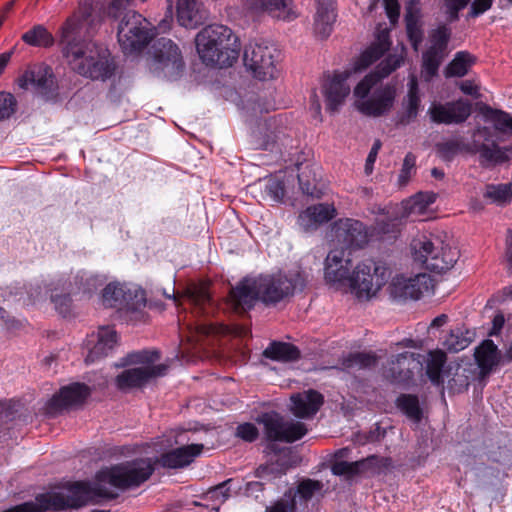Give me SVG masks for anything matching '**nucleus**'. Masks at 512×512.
<instances>
[{
	"instance_id": "nucleus-9",
	"label": "nucleus",
	"mask_w": 512,
	"mask_h": 512,
	"mask_svg": "<svg viewBox=\"0 0 512 512\" xmlns=\"http://www.w3.org/2000/svg\"><path fill=\"white\" fill-rule=\"evenodd\" d=\"M124 360V364L138 366L125 369L116 377V385L122 391L140 388L151 379L164 375L167 370L166 365L155 364L159 360V352L156 350L133 352Z\"/></svg>"
},
{
	"instance_id": "nucleus-46",
	"label": "nucleus",
	"mask_w": 512,
	"mask_h": 512,
	"mask_svg": "<svg viewBox=\"0 0 512 512\" xmlns=\"http://www.w3.org/2000/svg\"><path fill=\"white\" fill-rule=\"evenodd\" d=\"M406 29L408 37L415 51L418 50L419 45L422 42V30L418 23L417 16L414 15L410 10L407 12L406 17Z\"/></svg>"
},
{
	"instance_id": "nucleus-1",
	"label": "nucleus",
	"mask_w": 512,
	"mask_h": 512,
	"mask_svg": "<svg viewBox=\"0 0 512 512\" xmlns=\"http://www.w3.org/2000/svg\"><path fill=\"white\" fill-rule=\"evenodd\" d=\"M100 22L101 17L95 13L93 1L82 0L60 33L63 56L68 64L80 75L93 80H106L115 71L109 50L90 39Z\"/></svg>"
},
{
	"instance_id": "nucleus-57",
	"label": "nucleus",
	"mask_w": 512,
	"mask_h": 512,
	"mask_svg": "<svg viewBox=\"0 0 512 512\" xmlns=\"http://www.w3.org/2000/svg\"><path fill=\"white\" fill-rule=\"evenodd\" d=\"M380 149H381V142H380V140H376L373 143L371 150L366 159V163H365V167H364V171H365L366 175H370L373 172V166L377 159V155H378Z\"/></svg>"
},
{
	"instance_id": "nucleus-21",
	"label": "nucleus",
	"mask_w": 512,
	"mask_h": 512,
	"mask_svg": "<svg viewBox=\"0 0 512 512\" xmlns=\"http://www.w3.org/2000/svg\"><path fill=\"white\" fill-rule=\"evenodd\" d=\"M349 452V448H343L336 453V460L331 467L333 474L351 478L361 473H374L382 464V459L376 456L352 462L343 460Z\"/></svg>"
},
{
	"instance_id": "nucleus-29",
	"label": "nucleus",
	"mask_w": 512,
	"mask_h": 512,
	"mask_svg": "<svg viewBox=\"0 0 512 512\" xmlns=\"http://www.w3.org/2000/svg\"><path fill=\"white\" fill-rule=\"evenodd\" d=\"M248 5L256 12H267L274 18L290 21L297 14L288 0H249Z\"/></svg>"
},
{
	"instance_id": "nucleus-3",
	"label": "nucleus",
	"mask_w": 512,
	"mask_h": 512,
	"mask_svg": "<svg viewBox=\"0 0 512 512\" xmlns=\"http://www.w3.org/2000/svg\"><path fill=\"white\" fill-rule=\"evenodd\" d=\"M304 284L305 280L299 271L245 278L231 290L229 302L235 310L250 309L257 299L266 304H275L295 291L302 290Z\"/></svg>"
},
{
	"instance_id": "nucleus-39",
	"label": "nucleus",
	"mask_w": 512,
	"mask_h": 512,
	"mask_svg": "<svg viewBox=\"0 0 512 512\" xmlns=\"http://www.w3.org/2000/svg\"><path fill=\"white\" fill-rule=\"evenodd\" d=\"M335 18L334 8H317L314 22L315 33L321 38L328 37Z\"/></svg>"
},
{
	"instance_id": "nucleus-24",
	"label": "nucleus",
	"mask_w": 512,
	"mask_h": 512,
	"mask_svg": "<svg viewBox=\"0 0 512 512\" xmlns=\"http://www.w3.org/2000/svg\"><path fill=\"white\" fill-rule=\"evenodd\" d=\"M89 395V388L85 384L73 383L61 388L47 404V412L54 414L61 409L81 404Z\"/></svg>"
},
{
	"instance_id": "nucleus-43",
	"label": "nucleus",
	"mask_w": 512,
	"mask_h": 512,
	"mask_svg": "<svg viewBox=\"0 0 512 512\" xmlns=\"http://www.w3.org/2000/svg\"><path fill=\"white\" fill-rule=\"evenodd\" d=\"M484 197L499 205L506 204L510 202L512 198V183L498 185L489 184L485 188Z\"/></svg>"
},
{
	"instance_id": "nucleus-59",
	"label": "nucleus",
	"mask_w": 512,
	"mask_h": 512,
	"mask_svg": "<svg viewBox=\"0 0 512 512\" xmlns=\"http://www.w3.org/2000/svg\"><path fill=\"white\" fill-rule=\"evenodd\" d=\"M295 499L289 501L281 500L275 503L273 506L266 509V512H294Z\"/></svg>"
},
{
	"instance_id": "nucleus-30",
	"label": "nucleus",
	"mask_w": 512,
	"mask_h": 512,
	"mask_svg": "<svg viewBox=\"0 0 512 512\" xmlns=\"http://www.w3.org/2000/svg\"><path fill=\"white\" fill-rule=\"evenodd\" d=\"M335 215L336 210L332 205L317 204L302 211L298 217V223L305 231H310L320 224L328 222Z\"/></svg>"
},
{
	"instance_id": "nucleus-62",
	"label": "nucleus",
	"mask_w": 512,
	"mask_h": 512,
	"mask_svg": "<svg viewBox=\"0 0 512 512\" xmlns=\"http://www.w3.org/2000/svg\"><path fill=\"white\" fill-rule=\"evenodd\" d=\"M459 88L466 95L478 97L479 88L473 81H462L459 85Z\"/></svg>"
},
{
	"instance_id": "nucleus-22",
	"label": "nucleus",
	"mask_w": 512,
	"mask_h": 512,
	"mask_svg": "<svg viewBox=\"0 0 512 512\" xmlns=\"http://www.w3.org/2000/svg\"><path fill=\"white\" fill-rule=\"evenodd\" d=\"M471 111V103L463 99L446 104H433L429 108L431 119L444 124L462 123L470 116Z\"/></svg>"
},
{
	"instance_id": "nucleus-53",
	"label": "nucleus",
	"mask_w": 512,
	"mask_h": 512,
	"mask_svg": "<svg viewBox=\"0 0 512 512\" xmlns=\"http://www.w3.org/2000/svg\"><path fill=\"white\" fill-rule=\"evenodd\" d=\"M275 124V121L272 119H264L263 121H260L258 124V129L253 130V134L257 136L258 134L262 133V130L265 129V135L263 136V141L261 142V146L264 149H269L270 145L273 144L274 141H270V135L267 133L268 130Z\"/></svg>"
},
{
	"instance_id": "nucleus-63",
	"label": "nucleus",
	"mask_w": 512,
	"mask_h": 512,
	"mask_svg": "<svg viewBox=\"0 0 512 512\" xmlns=\"http://www.w3.org/2000/svg\"><path fill=\"white\" fill-rule=\"evenodd\" d=\"M311 110L314 118L321 121V103L316 93L311 96Z\"/></svg>"
},
{
	"instance_id": "nucleus-7",
	"label": "nucleus",
	"mask_w": 512,
	"mask_h": 512,
	"mask_svg": "<svg viewBox=\"0 0 512 512\" xmlns=\"http://www.w3.org/2000/svg\"><path fill=\"white\" fill-rule=\"evenodd\" d=\"M446 238V235H417L410 245L413 260L434 273L450 270L459 258V251Z\"/></svg>"
},
{
	"instance_id": "nucleus-47",
	"label": "nucleus",
	"mask_w": 512,
	"mask_h": 512,
	"mask_svg": "<svg viewBox=\"0 0 512 512\" xmlns=\"http://www.w3.org/2000/svg\"><path fill=\"white\" fill-rule=\"evenodd\" d=\"M376 358L374 355L369 353H353L349 354L343 360V366L347 369L352 368H366L374 365Z\"/></svg>"
},
{
	"instance_id": "nucleus-55",
	"label": "nucleus",
	"mask_w": 512,
	"mask_h": 512,
	"mask_svg": "<svg viewBox=\"0 0 512 512\" xmlns=\"http://www.w3.org/2000/svg\"><path fill=\"white\" fill-rule=\"evenodd\" d=\"M196 334L199 335H211V334H218V333H224L226 331L225 327H218L216 325L210 324V323H198L195 324L192 328Z\"/></svg>"
},
{
	"instance_id": "nucleus-41",
	"label": "nucleus",
	"mask_w": 512,
	"mask_h": 512,
	"mask_svg": "<svg viewBox=\"0 0 512 512\" xmlns=\"http://www.w3.org/2000/svg\"><path fill=\"white\" fill-rule=\"evenodd\" d=\"M124 283L111 282L103 289L101 300L105 307L120 310L121 301H123Z\"/></svg>"
},
{
	"instance_id": "nucleus-42",
	"label": "nucleus",
	"mask_w": 512,
	"mask_h": 512,
	"mask_svg": "<svg viewBox=\"0 0 512 512\" xmlns=\"http://www.w3.org/2000/svg\"><path fill=\"white\" fill-rule=\"evenodd\" d=\"M187 301L199 309V312L207 314L205 306L212 305L210 294L204 286H193L187 289L185 295Z\"/></svg>"
},
{
	"instance_id": "nucleus-64",
	"label": "nucleus",
	"mask_w": 512,
	"mask_h": 512,
	"mask_svg": "<svg viewBox=\"0 0 512 512\" xmlns=\"http://www.w3.org/2000/svg\"><path fill=\"white\" fill-rule=\"evenodd\" d=\"M504 322H505V319L502 314L495 315V317L493 318V328H492L490 335L498 334L500 332V330L502 329Z\"/></svg>"
},
{
	"instance_id": "nucleus-52",
	"label": "nucleus",
	"mask_w": 512,
	"mask_h": 512,
	"mask_svg": "<svg viewBox=\"0 0 512 512\" xmlns=\"http://www.w3.org/2000/svg\"><path fill=\"white\" fill-rule=\"evenodd\" d=\"M236 435L245 441L252 442L258 437V429L252 423H243L237 427Z\"/></svg>"
},
{
	"instance_id": "nucleus-28",
	"label": "nucleus",
	"mask_w": 512,
	"mask_h": 512,
	"mask_svg": "<svg viewBox=\"0 0 512 512\" xmlns=\"http://www.w3.org/2000/svg\"><path fill=\"white\" fill-rule=\"evenodd\" d=\"M390 47L389 31L384 29L378 32L377 39L372 43L353 64L354 72H362L376 62Z\"/></svg>"
},
{
	"instance_id": "nucleus-60",
	"label": "nucleus",
	"mask_w": 512,
	"mask_h": 512,
	"mask_svg": "<svg viewBox=\"0 0 512 512\" xmlns=\"http://www.w3.org/2000/svg\"><path fill=\"white\" fill-rule=\"evenodd\" d=\"M492 3L493 0H474L471 5V16L476 17L480 14H483L485 11L490 9Z\"/></svg>"
},
{
	"instance_id": "nucleus-23",
	"label": "nucleus",
	"mask_w": 512,
	"mask_h": 512,
	"mask_svg": "<svg viewBox=\"0 0 512 512\" xmlns=\"http://www.w3.org/2000/svg\"><path fill=\"white\" fill-rule=\"evenodd\" d=\"M23 89H33L41 95H48L55 86L52 69L46 65H37L27 70L18 80Z\"/></svg>"
},
{
	"instance_id": "nucleus-54",
	"label": "nucleus",
	"mask_w": 512,
	"mask_h": 512,
	"mask_svg": "<svg viewBox=\"0 0 512 512\" xmlns=\"http://www.w3.org/2000/svg\"><path fill=\"white\" fill-rule=\"evenodd\" d=\"M467 145L468 143L464 144L460 140L456 139L442 143L441 145H439V150L444 157L448 158L459 152L461 150V147H464L465 150H467Z\"/></svg>"
},
{
	"instance_id": "nucleus-27",
	"label": "nucleus",
	"mask_w": 512,
	"mask_h": 512,
	"mask_svg": "<svg viewBox=\"0 0 512 512\" xmlns=\"http://www.w3.org/2000/svg\"><path fill=\"white\" fill-rule=\"evenodd\" d=\"M323 404V396L315 390H307L291 396V411L299 418L314 416Z\"/></svg>"
},
{
	"instance_id": "nucleus-56",
	"label": "nucleus",
	"mask_w": 512,
	"mask_h": 512,
	"mask_svg": "<svg viewBox=\"0 0 512 512\" xmlns=\"http://www.w3.org/2000/svg\"><path fill=\"white\" fill-rule=\"evenodd\" d=\"M469 1L470 0H446V11L450 19H456L458 16V12L462 10L464 7H466Z\"/></svg>"
},
{
	"instance_id": "nucleus-10",
	"label": "nucleus",
	"mask_w": 512,
	"mask_h": 512,
	"mask_svg": "<svg viewBox=\"0 0 512 512\" xmlns=\"http://www.w3.org/2000/svg\"><path fill=\"white\" fill-rule=\"evenodd\" d=\"M280 51L270 43H251L244 51V65L252 76L268 81L279 74Z\"/></svg>"
},
{
	"instance_id": "nucleus-45",
	"label": "nucleus",
	"mask_w": 512,
	"mask_h": 512,
	"mask_svg": "<svg viewBox=\"0 0 512 512\" xmlns=\"http://www.w3.org/2000/svg\"><path fill=\"white\" fill-rule=\"evenodd\" d=\"M471 342L470 332L466 331L465 334L462 330L456 329L446 337L444 346L453 352H458L465 349Z\"/></svg>"
},
{
	"instance_id": "nucleus-48",
	"label": "nucleus",
	"mask_w": 512,
	"mask_h": 512,
	"mask_svg": "<svg viewBox=\"0 0 512 512\" xmlns=\"http://www.w3.org/2000/svg\"><path fill=\"white\" fill-rule=\"evenodd\" d=\"M263 192L272 201L280 202L285 194L284 184L278 178H269L264 182Z\"/></svg>"
},
{
	"instance_id": "nucleus-44",
	"label": "nucleus",
	"mask_w": 512,
	"mask_h": 512,
	"mask_svg": "<svg viewBox=\"0 0 512 512\" xmlns=\"http://www.w3.org/2000/svg\"><path fill=\"white\" fill-rule=\"evenodd\" d=\"M398 408L413 422H419L421 419V410L417 397L411 395H401L397 399Z\"/></svg>"
},
{
	"instance_id": "nucleus-5",
	"label": "nucleus",
	"mask_w": 512,
	"mask_h": 512,
	"mask_svg": "<svg viewBox=\"0 0 512 512\" xmlns=\"http://www.w3.org/2000/svg\"><path fill=\"white\" fill-rule=\"evenodd\" d=\"M104 281V277L87 271H79L74 276V284L70 283L68 288H64L65 283L62 278L47 282H36L29 285L27 291L28 299L26 304H35L42 300L46 294L50 293L51 301L55 309L65 315L70 307V293H91L97 289Z\"/></svg>"
},
{
	"instance_id": "nucleus-11",
	"label": "nucleus",
	"mask_w": 512,
	"mask_h": 512,
	"mask_svg": "<svg viewBox=\"0 0 512 512\" xmlns=\"http://www.w3.org/2000/svg\"><path fill=\"white\" fill-rule=\"evenodd\" d=\"M436 201V194L433 192H420L403 201L401 211L381 215L377 219L375 229L379 234L394 233L400 224V218H412L417 220L424 216L430 205Z\"/></svg>"
},
{
	"instance_id": "nucleus-51",
	"label": "nucleus",
	"mask_w": 512,
	"mask_h": 512,
	"mask_svg": "<svg viewBox=\"0 0 512 512\" xmlns=\"http://www.w3.org/2000/svg\"><path fill=\"white\" fill-rule=\"evenodd\" d=\"M416 164V157L412 153H408L403 161L402 169L399 174V182L405 185L411 177Z\"/></svg>"
},
{
	"instance_id": "nucleus-32",
	"label": "nucleus",
	"mask_w": 512,
	"mask_h": 512,
	"mask_svg": "<svg viewBox=\"0 0 512 512\" xmlns=\"http://www.w3.org/2000/svg\"><path fill=\"white\" fill-rule=\"evenodd\" d=\"M478 366L484 372H489L499 363L500 354L492 340H485L475 351Z\"/></svg>"
},
{
	"instance_id": "nucleus-31",
	"label": "nucleus",
	"mask_w": 512,
	"mask_h": 512,
	"mask_svg": "<svg viewBox=\"0 0 512 512\" xmlns=\"http://www.w3.org/2000/svg\"><path fill=\"white\" fill-rule=\"evenodd\" d=\"M203 445L191 444L174 449L161 456V464L167 468H183L201 454Z\"/></svg>"
},
{
	"instance_id": "nucleus-58",
	"label": "nucleus",
	"mask_w": 512,
	"mask_h": 512,
	"mask_svg": "<svg viewBox=\"0 0 512 512\" xmlns=\"http://www.w3.org/2000/svg\"><path fill=\"white\" fill-rule=\"evenodd\" d=\"M387 17L391 23H395L399 17V5L397 0H383Z\"/></svg>"
},
{
	"instance_id": "nucleus-36",
	"label": "nucleus",
	"mask_w": 512,
	"mask_h": 512,
	"mask_svg": "<svg viewBox=\"0 0 512 512\" xmlns=\"http://www.w3.org/2000/svg\"><path fill=\"white\" fill-rule=\"evenodd\" d=\"M474 63L475 58L469 52H457L446 68V76L463 77L468 73Z\"/></svg>"
},
{
	"instance_id": "nucleus-26",
	"label": "nucleus",
	"mask_w": 512,
	"mask_h": 512,
	"mask_svg": "<svg viewBox=\"0 0 512 512\" xmlns=\"http://www.w3.org/2000/svg\"><path fill=\"white\" fill-rule=\"evenodd\" d=\"M207 11L198 0H177L176 17L178 23L194 29L207 19Z\"/></svg>"
},
{
	"instance_id": "nucleus-40",
	"label": "nucleus",
	"mask_w": 512,
	"mask_h": 512,
	"mask_svg": "<svg viewBox=\"0 0 512 512\" xmlns=\"http://www.w3.org/2000/svg\"><path fill=\"white\" fill-rule=\"evenodd\" d=\"M22 40L31 46L50 47L54 43V37L42 25H36L22 35Z\"/></svg>"
},
{
	"instance_id": "nucleus-17",
	"label": "nucleus",
	"mask_w": 512,
	"mask_h": 512,
	"mask_svg": "<svg viewBox=\"0 0 512 512\" xmlns=\"http://www.w3.org/2000/svg\"><path fill=\"white\" fill-rule=\"evenodd\" d=\"M331 236L335 245L344 248H360L368 242V230L366 226L355 219H340L334 223Z\"/></svg>"
},
{
	"instance_id": "nucleus-61",
	"label": "nucleus",
	"mask_w": 512,
	"mask_h": 512,
	"mask_svg": "<svg viewBox=\"0 0 512 512\" xmlns=\"http://www.w3.org/2000/svg\"><path fill=\"white\" fill-rule=\"evenodd\" d=\"M298 180H299V184H300V187H301V190L303 191V193H305L309 196H312V197H317V198L320 197L319 192L316 189V186L313 183H310V181L304 180L303 172L298 175Z\"/></svg>"
},
{
	"instance_id": "nucleus-6",
	"label": "nucleus",
	"mask_w": 512,
	"mask_h": 512,
	"mask_svg": "<svg viewBox=\"0 0 512 512\" xmlns=\"http://www.w3.org/2000/svg\"><path fill=\"white\" fill-rule=\"evenodd\" d=\"M145 0H112L107 9L109 17L118 18L123 14L118 25V42L125 54H132L143 49L153 37L151 24L139 13L126 10L127 4H136Z\"/></svg>"
},
{
	"instance_id": "nucleus-20",
	"label": "nucleus",
	"mask_w": 512,
	"mask_h": 512,
	"mask_svg": "<svg viewBox=\"0 0 512 512\" xmlns=\"http://www.w3.org/2000/svg\"><path fill=\"white\" fill-rule=\"evenodd\" d=\"M117 343L118 336L113 327L105 326L99 328L96 333L89 335L85 342V347L88 351L85 362L92 364L108 356L114 350Z\"/></svg>"
},
{
	"instance_id": "nucleus-34",
	"label": "nucleus",
	"mask_w": 512,
	"mask_h": 512,
	"mask_svg": "<svg viewBox=\"0 0 512 512\" xmlns=\"http://www.w3.org/2000/svg\"><path fill=\"white\" fill-rule=\"evenodd\" d=\"M263 354L266 358L283 362L295 360L299 356L297 348L285 342H272Z\"/></svg>"
},
{
	"instance_id": "nucleus-50",
	"label": "nucleus",
	"mask_w": 512,
	"mask_h": 512,
	"mask_svg": "<svg viewBox=\"0 0 512 512\" xmlns=\"http://www.w3.org/2000/svg\"><path fill=\"white\" fill-rule=\"evenodd\" d=\"M16 110L15 97L8 92H0V121L11 117Z\"/></svg>"
},
{
	"instance_id": "nucleus-37",
	"label": "nucleus",
	"mask_w": 512,
	"mask_h": 512,
	"mask_svg": "<svg viewBox=\"0 0 512 512\" xmlns=\"http://www.w3.org/2000/svg\"><path fill=\"white\" fill-rule=\"evenodd\" d=\"M483 116L486 121L493 124L495 130L501 133L512 132V116L509 113L486 106L483 109Z\"/></svg>"
},
{
	"instance_id": "nucleus-2",
	"label": "nucleus",
	"mask_w": 512,
	"mask_h": 512,
	"mask_svg": "<svg viewBox=\"0 0 512 512\" xmlns=\"http://www.w3.org/2000/svg\"><path fill=\"white\" fill-rule=\"evenodd\" d=\"M404 60L403 49L391 54L357 83L353 90V106L368 117H381L388 114L394 106L397 90L393 84L379 82L401 66Z\"/></svg>"
},
{
	"instance_id": "nucleus-8",
	"label": "nucleus",
	"mask_w": 512,
	"mask_h": 512,
	"mask_svg": "<svg viewBox=\"0 0 512 512\" xmlns=\"http://www.w3.org/2000/svg\"><path fill=\"white\" fill-rule=\"evenodd\" d=\"M391 276L390 269L383 263L366 260L359 263L352 271L345 294H351L360 302H367L375 297Z\"/></svg>"
},
{
	"instance_id": "nucleus-13",
	"label": "nucleus",
	"mask_w": 512,
	"mask_h": 512,
	"mask_svg": "<svg viewBox=\"0 0 512 512\" xmlns=\"http://www.w3.org/2000/svg\"><path fill=\"white\" fill-rule=\"evenodd\" d=\"M352 271V260L345 249H333L328 253L324 263V279L331 288L344 293Z\"/></svg>"
},
{
	"instance_id": "nucleus-19",
	"label": "nucleus",
	"mask_w": 512,
	"mask_h": 512,
	"mask_svg": "<svg viewBox=\"0 0 512 512\" xmlns=\"http://www.w3.org/2000/svg\"><path fill=\"white\" fill-rule=\"evenodd\" d=\"M432 286V279L426 273H418L411 277L396 275L389 284L390 295L394 299H419Z\"/></svg>"
},
{
	"instance_id": "nucleus-25",
	"label": "nucleus",
	"mask_w": 512,
	"mask_h": 512,
	"mask_svg": "<svg viewBox=\"0 0 512 512\" xmlns=\"http://www.w3.org/2000/svg\"><path fill=\"white\" fill-rule=\"evenodd\" d=\"M123 301L119 312L130 321H137L142 318V310L146 306L144 290L136 284L124 283Z\"/></svg>"
},
{
	"instance_id": "nucleus-38",
	"label": "nucleus",
	"mask_w": 512,
	"mask_h": 512,
	"mask_svg": "<svg viewBox=\"0 0 512 512\" xmlns=\"http://www.w3.org/2000/svg\"><path fill=\"white\" fill-rule=\"evenodd\" d=\"M446 362V355L443 351H430L427 357L426 373L432 383L440 385L443 382L442 368Z\"/></svg>"
},
{
	"instance_id": "nucleus-14",
	"label": "nucleus",
	"mask_w": 512,
	"mask_h": 512,
	"mask_svg": "<svg viewBox=\"0 0 512 512\" xmlns=\"http://www.w3.org/2000/svg\"><path fill=\"white\" fill-rule=\"evenodd\" d=\"M257 421L264 426L266 437L271 441L294 442L307 433L303 423L284 421L276 412L264 413Z\"/></svg>"
},
{
	"instance_id": "nucleus-18",
	"label": "nucleus",
	"mask_w": 512,
	"mask_h": 512,
	"mask_svg": "<svg viewBox=\"0 0 512 512\" xmlns=\"http://www.w3.org/2000/svg\"><path fill=\"white\" fill-rule=\"evenodd\" d=\"M351 73V70H345L325 77L321 92L324 97L326 110L330 113L338 112L349 96L351 88L348 79Z\"/></svg>"
},
{
	"instance_id": "nucleus-49",
	"label": "nucleus",
	"mask_w": 512,
	"mask_h": 512,
	"mask_svg": "<svg viewBox=\"0 0 512 512\" xmlns=\"http://www.w3.org/2000/svg\"><path fill=\"white\" fill-rule=\"evenodd\" d=\"M323 485L319 481L307 479L299 483L296 495L300 499L307 501L311 499L316 493L322 490Z\"/></svg>"
},
{
	"instance_id": "nucleus-35",
	"label": "nucleus",
	"mask_w": 512,
	"mask_h": 512,
	"mask_svg": "<svg viewBox=\"0 0 512 512\" xmlns=\"http://www.w3.org/2000/svg\"><path fill=\"white\" fill-rule=\"evenodd\" d=\"M408 87V94L403 102V108L405 118L407 121H410L417 116L421 102L416 76H410Z\"/></svg>"
},
{
	"instance_id": "nucleus-16",
	"label": "nucleus",
	"mask_w": 512,
	"mask_h": 512,
	"mask_svg": "<svg viewBox=\"0 0 512 512\" xmlns=\"http://www.w3.org/2000/svg\"><path fill=\"white\" fill-rule=\"evenodd\" d=\"M182 68L183 61L178 47L170 39H159L153 45V70L163 73L169 80H174Z\"/></svg>"
},
{
	"instance_id": "nucleus-15",
	"label": "nucleus",
	"mask_w": 512,
	"mask_h": 512,
	"mask_svg": "<svg viewBox=\"0 0 512 512\" xmlns=\"http://www.w3.org/2000/svg\"><path fill=\"white\" fill-rule=\"evenodd\" d=\"M450 35L451 31L447 26H439L431 32L430 45L422 56L421 75L425 81L429 82L437 75Z\"/></svg>"
},
{
	"instance_id": "nucleus-33",
	"label": "nucleus",
	"mask_w": 512,
	"mask_h": 512,
	"mask_svg": "<svg viewBox=\"0 0 512 512\" xmlns=\"http://www.w3.org/2000/svg\"><path fill=\"white\" fill-rule=\"evenodd\" d=\"M396 363L399 366L405 367V371L401 370L398 375H395L393 372L392 378L397 382L409 380L412 377L414 370H419L422 368L420 355L411 352H404L399 354L396 358Z\"/></svg>"
},
{
	"instance_id": "nucleus-12",
	"label": "nucleus",
	"mask_w": 512,
	"mask_h": 512,
	"mask_svg": "<svg viewBox=\"0 0 512 512\" xmlns=\"http://www.w3.org/2000/svg\"><path fill=\"white\" fill-rule=\"evenodd\" d=\"M471 142L468 143L467 151L477 153L482 166H494L509 161L512 158V145L499 146L497 143H485L490 138V129L485 126H478L472 133Z\"/></svg>"
},
{
	"instance_id": "nucleus-4",
	"label": "nucleus",
	"mask_w": 512,
	"mask_h": 512,
	"mask_svg": "<svg viewBox=\"0 0 512 512\" xmlns=\"http://www.w3.org/2000/svg\"><path fill=\"white\" fill-rule=\"evenodd\" d=\"M195 42L197 53L206 65L229 67L238 59L239 40L225 25L206 26L197 34Z\"/></svg>"
}]
</instances>
